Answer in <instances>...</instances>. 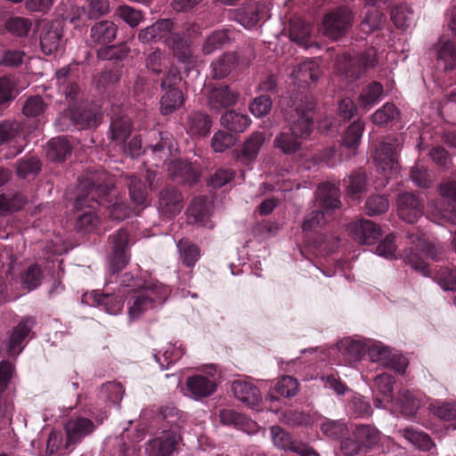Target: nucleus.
<instances>
[{"label": "nucleus", "mask_w": 456, "mask_h": 456, "mask_svg": "<svg viewBox=\"0 0 456 456\" xmlns=\"http://www.w3.org/2000/svg\"><path fill=\"white\" fill-rule=\"evenodd\" d=\"M265 140L266 137L264 133L259 131L253 132L244 142L240 152L237 154V159L247 166L252 164L256 160Z\"/></svg>", "instance_id": "4be33fe9"}, {"label": "nucleus", "mask_w": 456, "mask_h": 456, "mask_svg": "<svg viewBox=\"0 0 456 456\" xmlns=\"http://www.w3.org/2000/svg\"><path fill=\"white\" fill-rule=\"evenodd\" d=\"M431 412L445 421L456 419V403H435L429 405Z\"/></svg>", "instance_id": "69168bd1"}, {"label": "nucleus", "mask_w": 456, "mask_h": 456, "mask_svg": "<svg viewBox=\"0 0 456 456\" xmlns=\"http://www.w3.org/2000/svg\"><path fill=\"white\" fill-rule=\"evenodd\" d=\"M228 30L213 32L205 41L202 46L204 54H211L215 50L221 48L231 39Z\"/></svg>", "instance_id": "4d7b16f0"}, {"label": "nucleus", "mask_w": 456, "mask_h": 456, "mask_svg": "<svg viewBox=\"0 0 456 456\" xmlns=\"http://www.w3.org/2000/svg\"><path fill=\"white\" fill-rule=\"evenodd\" d=\"M40 45L45 54L50 55L62 45V25L59 20L47 21L40 31Z\"/></svg>", "instance_id": "9b49d317"}, {"label": "nucleus", "mask_w": 456, "mask_h": 456, "mask_svg": "<svg viewBox=\"0 0 456 456\" xmlns=\"http://www.w3.org/2000/svg\"><path fill=\"white\" fill-rule=\"evenodd\" d=\"M383 95V87L379 82H372L366 86L359 96L360 107L365 110H370L379 102Z\"/></svg>", "instance_id": "a19ab883"}, {"label": "nucleus", "mask_w": 456, "mask_h": 456, "mask_svg": "<svg viewBox=\"0 0 456 456\" xmlns=\"http://www.w3.org/2000/svg\"><path fill=\"white\" fill-rule=\"evenodd\" d=\"M352 20V12L348 8H337L324 16L322 32L325 37L334 40L338 39L349 28Z\"/></svg>", "instance_id": "1a4fd4ad"}, {"label": "nucleus", "mask_w": 456, "mask_h": 456, "mask_svg": "<svg viewBox=\"0 0 456 456\" xmlns=\"http://www.w3.org/2000/svg\"><path fill=\"white\" fill-rule=\"evenodd\" d=\"M100 224L98 216L91 212H85L84 214L77 216L76 220V230L81 233H92L94 232Z\"/></svg>", "instance_id": "13d9d810"}, {"label": "nucleus", "mask_w": 456, "mask_h": 456, "mask_svg": "<svg viewBox=\"0 0 456 456\" xmlns=\"http://www.w3.org/2000/svg\"><path fill=\"white\" fill-rule=\"evenodd\" d=\"M181 440L179 428L163 429L146 444L145 451L148 456H170Z\"/></svg>", "instance_id": "6e6552de"}, {"label": "nucleus", "mask_w": 456, "mask_h": 456, "mask_svg": "<svg viewBox=\"0 0 456 456\" xmlns=\"http://www.w3.org/2000/svg\"><path fill=\"white\" fill-rule=\"evenodd\" d=\"M234 396L242 403L254 406L261 401L259 389L248 379H237L232 384Z\"/></svg>", "instance_id": "b1692460"}, {"label": "nucleus", "mask_w": 456, "mask_h": 456, "mask_svg": "<svg viewBox=\"0 0 456 456\" xmlns=\"http://www.w3.org/2000/svg\"><path fill=\"white\" fill-rule=\"evenodd\" d=\"M314 104L308 102L305 106L303 103L295 102L291 107L288 118L289 128L279 133L274 140L273 146L282 153L290 155L300 150L302 142L305 140L312 132Z\"/></svg>", "instance_id": "f257e3e1"}, {"label": "nucleus", "mask_w": 456, "mask_h": 456, "mask_svg": "<svg viewBox=\"0 0 456 456\" xmlns=\"http://www.w3.org/2000/svg\"><path fill=\"white\" fill-rule=\"evenodd\" d=\"M338 195V189L330 183L321 184L316 191V199L326 212L340 207Z\"/></svg>", "instance_id": "7c9ffc66"}, {"label": "nucleus", "mask_w": 456, "mask_h": 456, "mask_svg": "<svg viewBox=\"0 0 456 456\" xmlns=\"http://www.w3.org/2000/svg\"><path fill=\"white\" fill-rule=\"evenodd\" d=\"M184 354L183 348L181 344L168 343L164 346L162 356L164 362L160 361V358L155 354V360L159 362L161 370L168 369L170 365L177 362Z\"/></svg>", "instance_id": "8fccbe9b"}, {"label": "nucleus", "mask_w": 456, "mask_h": 456, "mask_svg": "<svg viewBox=\"0 0 456 456\" xmlns=\"http://www.w3.org/2000/svg\"><path fill=\"white\" fill-rule=\"evenodd\" d=\"M353 436L354 438L359 439V443L365 452L371 449L380 439L379 430L369 425L356 426L353 430Z\"/></svg>", "instance_id": "58836bf2"}, {"label": "nucleus", "mask_w": 456, "mask_h": 456, "mask_svg": "<svg viewBox=\"0 0 456 456\" xmlns=\"http://www.w3.org/2000/svg\"><path fill=\"white\" fill-rule=\"evenodd\" d=\"M425 403L426 396L421 392L402 389L399 391L395 405L403 415L412 417Z\"/></svg>", "instance_id": "6ab92c4d"}, {"label": "nucleus", "mask_w": 456, "mask_h": 456, "mask_svg": "<svg viewBox=\"0 0 456 456\" xmlns=\"http://www.w3.org/2000/svg\"><path fill=\"white\" fill-rule=\"evenodd\" d=\"M95 428L94 422L86 418L79 417L69 420L65 425L66 443L65 448L69 449L71 446L78 444L86 436L93 433Z\"/></svg>", "instance_id": "2eb2a0df"}, {"label": "nucleus", "mask_w": 456, "mask_h": 456, "mask_svg": "<svg viewBox=\"0 0 456 456\" xmlns=\"http://www.w3.org/2000/svg\"><path fill=\"white\" fill-rule=\"evenodd\" d=\"M238 98L239 94L224 84L212 86L208 93V105L215 110H220L223 108L235 104Z\"/></svg>", "instance_id": "dca6fc26"}, {"label": "nucleus", "mask_w": 456, "mask_h": 456, "mask_svg": "<svg viewBox=\"0 0 456 456\" xmlns=\"http://www.w3.org/2000/svg\"><path fill=\"white\" fill-rule=\"evenodd\" d=\"M399 217L406 223H416L423 215V205L419 199L411 192H403L397 198Z\"/></svg>", "instance_id": "f8f14e48"}, {"label": "nucleus", "mask_w": 456, "mask_h": 456, "mask_svg": "<svg viewBox=\"0 0 456 456\" xmlns=\"http://www.w3.org/2000/svg\"><path fill=\"white\" fill-rule=\"evenodd\" d=\"M177 248L183 265L188 267L194 266L200 258L198 247L187 240H181L177 243Z\"/></svg>", "instance_id": "864d4df0"}, {"label": "nucleus", "mask_w": 456, "mask_h": 456, "mask_svg": "<svg viewBox=\"0 0 456 456\" xmlns=\"http://www.w3.org/2000/svg\"><path fill=\"white\" fill-rule=\"evenodd\" d=\"M182 195L176 189L164 190L159 198V209L168 215H175L181 211Z\"/></svg>", "instance_id": "72a5a7b5"}, {"label": "nucleus", "mask_w": 456, "mask_h": 456, "mask_svg": "<svg viewBox=\"0 0 456 456\" xmlns=\"http://www.w3.org/2000/svg\"><path fill=\"white\" fill-rule=\"evenodd\" d=\"M391 17L395 25L402 29L411 26L415 18L411 8L405 4L395 7L391 12Z\"/></svg>", "instance_id": "6e6d98bb"}, {"label": "nucleus", "mask_w": 456, "mask_h": 456, "mask_svg": "<svg viewBox=\"0 0 456 456\" xmlns=\"http://www.w3.org/2000/svg\"><path fill=\"white\" fill-rule=\"evenodd\" d=\"M364 125L361 121L354 122L346 132L341 144V150L346 158H351L356 154V149L361 142Z\"/></svg>", "instance_id": "c85d7f7f"}, {"label": "nucleus", "mask_w": 456, "mask_h": 456, "mask_svg": "<svg viewBox=\"0 0 456 456\" xmlns=\"http://www.w3.org/2000/svg\"><path fill=\"white\" fill-rule=\"evenodd\" d=\"M263 17V12L253 4L244 5L235 12V20L246 28L254 27Z\"/></svg>", "instance_id": "ea45409f"}, {"label": "nucleus", "mask_w": 456, "mask_h": 456, "mask_svg": "<svg viewBox=\"0 0 456 456\" xmlns=\"http://www.w3.org/2000/svg\"><path fill=\"white\" fill-rule=\"evenodd\" d=\"M45 153L52 161H63L71 153V146L63 136L52 138L45 148Z\"/></svg>", "instance_id": "c9c22d12"}, {"label": "nucleus", "mask_w": 456, "mask_h": 456, "mask_svg": "<svg viewBox=\"0 0 456 456\" xmlns=\"http://www.w3.org/2000/svg\"><path fill=\"white\" fill-rule=\"evenodd\" d=\"M250 122V118L248 115L234 110L226 111L221 117L222 126L235 133L244 132L249 126Z\"/></svg>", "instance_id": "4c0bfd02"}, {"label": "nucleus", "mask_w": 456, "mask_h": 456, "mask_svg": "<svg viewBox=\"0 0 456 456\" xmlns=\"http://www.w3.org/2000/svg\"><path fill=\"white\" fill-rule=\"evenodd\" d=\"M212 205L206 198H198L193 200L189 208V220L201 226L213 227L210 223Z\"/></svg>", "instance_id": "bb28decb"}, {"label": "nucleus", "mask_w": 456, "mask_h": 456, "mask_svg": "<svg viewBox=\"0 0 456 456\" xmlns=\"http://www.w3.org/2000/svg\"><path fill=\"white\" fill-rule=\"evenodd\" d=\"M117 32V25L111 20H104L92 26L90 36L94 44L105 46L116 38Z\"/></svg>", "instance_id": "a878e982"}, {"label": "nucleus", "mask_w": 456, "mask_h": 456, "mask_svg": "<svg viewBox=\"0 0 456 456\" xmlns=\"http://www.w3.org/2000/svg\"><path fill=\"white\" fill-rule=\"evenodd\" d=\"M400 149V142L394 138L387 139L377 148L374 161L378 172L383 176V180L377 184V187L386 186L388 180L398 174L400 167L397 161V153Z\"/></svg>", "instance_id": "423d86ee"}, {"label": "nucleus", "mask_w": 456, "mask_h": 456, "mask_svg": "<svg viewBox=\"0 0 456 456\" xmlns=\"http://www.w3.org/2000/svg\"><path fill=\"white\" fill-rule=\"evenodd\" d=\"M322 74L320 64L312 59L305 60L297 64L291 71V77L298 86H308L315 82Z\"/></svg>", "instance_id": "a211bd4d"}, {"label": "nucleus", "mask_w": 456, "mask_h": 456, "mask_svg": "<svg viewBox=\"0 0 456 456\" xmlns=\"http://www.w3.org/2000/svg\"><path fill=\"white\" fill-rule=\"evenodd\" d=\"M400 436L421 451H429L435 446L430 436L422 430L414 428H405L398 431Z\"/></svg>", "instance_id": "f704fd0d"}, {"label": "nucleus", "mask_w": 456, "mask_h": 456, "mask_svg": "<svg viewBox=\"0 0 456 456\" xmlns=\"http://www.w3.org/2000/svg\"><path fill=\"white\" fill-rule=\"evenodd\" d=\"M322 432L331 439L341 438L347 431L345 422L342 420L325 419L321 424Z\"/></svg>", "instance_id": "338daca9"}, {"label": "nucleus", "mask_w": 456, "mask_h": 456, "mask_svg": "<svg viewBox=\"0 0 456 456\" xmlns=\"http://www.w3.org/2000/svg\"><path fill=\"white\" fill-rule=\"evenodd\" d=\"M129 52L130 48L126 43H123L118 45L102 46L97 51V56L102 60L121 61L128 55Z\"/></svg>", "instance_id": "5fc2aeb1"}, {"label": "nucleus", "mask_w": 456, "mask_h": 456, "mask_svg": "<svg viewBox=\"0 0 456 456\" xmlns=\"http://www.w3.org/2000/svg\"><path fill=\"white\" fill-rule=\"evenodd\" d=\"M43 273L37 265H31L21 274L22 286L28 290L37 288L42 281Z\"/></svg>", "instance_id": "680f3d73"}, {"label": "nucleus", "mask_w": 456, "mask_h": 456, "mask_svg": "<svg viewBox=\"0 0 456 456\" xmlns=\"http://www.w3.org/2000/svg\"><path fill=\"white\" fill-rule=\"evenodd\" d=\"M168 172L172 178L178 183H192L198 180L197 172L190 163L183 160L170 162Z\"/></svg>", "instance_id": "2f4dec72"}, {"label": "nucleus", "mask_w": 456, "mask_h": 456, "mask_svg": "<svg viewBox=\"0 0 456 456\" xmlns=\"http://www.w3.org/2000/svg\"><path fill=\"white\" fill-rule=\"evenodd\" d=\"M160 99V111L163 115H169L179 109L183 103V94L179 89L163 90Z\"/></svg>", "instance_id": "79ce46f5"}, {"label": "nucleus", "mask_w": 456, "mask_h": 456, "mask_svg": "<svg viewBox=\"0 0 456 456\" xmlns=\"http://www.w3.org/2000/svg\"><path fill=\"white\" fill-rule=\"evenodd\" d=\"M159 134L160 142L152 146V153L166 162L167 158L176 151V144L169 133L162 132Z\"/></svg>", "instance_id": "49530a36"}, {"label": "nucleus", "mask_w": 456, "mask_h": 456, "mask_svg": "<svg viewBox=\"0 0 456 456\" xmlns=\"http://www.w3.org/2000/svg\"><path fill=\"white\" fill-rule=\"evenodd\" d=\"M110 130L111 138L118 143H123L131 133L130 119L126 116L112 118Z\"/></svg>", "instance_id": "09e8293b"}, {"label": "nucleus", "mask_w": 456, "mask_h": 456, "mask_svg": "<svg viewBox=\"0 0 456 456\" xmlns=\"http://www.w3.org/2000/svg\"><path fill=\"white\" fill-rule=\"evenodd\" d=\"M128 189L131 202L134 206V208L136 209L138 207H144L147 203V189L140 179L136 176L128 177Z\"/></svg>", "instance_id": "37998d69"}, {"label": "nucleus", "mask_w": 456, "mask_h": 456, "mask_svg": "<svg viewBox=\"0 0 456 456\" xmlns=\"http://www.w3.org/2000/svg\"><path fill=\"white\" fill-rule=\"evenodd\" d=\"M367 353L371 362H378L385 367L386 363L388 362L391 351L383 343L369 339Z\"/></svg>", "instance_id": "603ef678"}, {"label": "nucleus", "mask_w": 456, "mask_h": 456, "mask_svg": "<svg viewBox=\"0 0 456 456\" xmlns=\"http://www.w3.org/2000/svg\"><path fill=\"white\" fill-rule=\"evenodd\" d=\"M344 184L349 198L359 199L366 187V175L362 171L354 172L344 179Z\"/></svg>", "instance_id": "c03bdc74"}, {"label": "nucleus", "mask_w": 456, "mask_h": 456, "mask_svg": "<svg viewBox=\"0 0 456 456\" xmlns=\"http://www.w3.org/2000/svg\"><path fill=\"white\" fill-rule=\"evenodd\" d=\"M79 186L83 189L89 188L88 195H79L77 196L75 207L76 208H82L86 201L87 200V198L90 199L92 201L91 204H88V207L91 208H94V204L98 203V201L95 200L96 196L100 195H105L107 192H109L111 190V184L110 183H105L104 185L101 183L100 177H86L79 182Z\"/></svg>", "instance_id": "f3484780"}, {"label": "nucleus", "mask_w": 456, "mask_h": 456, "mask_svg": "<svg viewBox=\"0 0 456 456\" xmlns=\"http://www.w3.org/2000/svg\"><path fill=\"white\" fill-rule=\"evenodd\" d=\"M166 45L172 50L174 55L182 62L192 63L194 57L191 50L190 42L179 34L173 32L166 38Z\"/></svg>", "instance_id": "cd10ccee"}, {"label": "nucleus", "mask_w": 456, "mask_h": 456, "mask_svg": "<svg viewBox=\"0 0 456 456\" xmlns=\"http://www.w3.org/2000/svg\"><path fill=\"white\" fill-rule=\"evenodd\" d=\"M208 369L209 370L207 374H196L187 379L183 392L185 396L195 401H200L211 396L216 391V368L211 365Z\"/></svg>", "instance_id": "0eeeda50"}, {"label": "nucleus", "mask_w": 456, "mask_h": 456, "mask_svg": "<svg viewBox=\"0 0 456 456\" xmlns=\"http://www.w3.org/2000/svg\"><path fill=\"white\" fill-rule=\"evenodd\" d=\"M399 115V110L395 104L387 102L377 110L371 116L372 122L377 126H384L394 120Z\"/></svg>", "instance_id": "052dcab7"}, {"label": "nucleus", "mask_w": 456, "mask_h": 456, "mask_svg": "<svg viewBox=\"0 0 456 456\" xmlns=\"http://www.w3.org/2000/svg\"><path fill=\"white\" fill-rule=\"evenodd\" d=\"M441 199L428 203L427 217L436 224L450 221L456 224V183L451 182L440 186Z\"/></svg>", "instance_id": "39448f33"}, {"label": "nucleus", "mask_w": 456, "mask_h": 456, "mask_svg": "<svg viewBox=\"0 0 456 456\" xmlns=\"http://www.w3.org/2000/svg\"><path fill=\"white\" fill-rule=\"evenodd\" d=\"M312 28L300 18H293L289 22V38L305 48L310 47L309 37Z\"/></svg>", "instance_id": "e433bc0d"}, {"label": "nucleus", "mask_w": 456, "mask_h": 456, "mask_svg": "<svg viewBox=\"0 0 456 456\" xmlns=\"http://www.w3.org/2000/svg\"><path fill=\"white\" fill-rule=\"evenodd\" d=\"M35 324L32 317L23 318L13 330L7 346V354L10 356L18 355L23 349V341L29 334Z\"/></svg>", "instance_id": "412c9836"}, {"label": "nucleus", "mask_w": 456, "mask_h": 456, "mask_svg": "<svg viewBox=\"0 0 456 456\" xmlns=\"http://www.w3.org/2000/svg\"><path fill=\"white\" fill-rule=\"evenodd\" d=\"M436 282L444 291H456V268L443 266L436 270Z\"/></svg>", "instance_id": "3c124183"}, {"label": "nucleus", "mask_w": 456, "mask_h": 456, "mask_svg": "<svg viewBox=\"0 0 456 456\" xmlns=\"http://www.w3.org/2000/svg\"><path fill=\"white\" fill-rule=\"evenodd\" d=\"M211 119L206 114L193 112L189 116L188 131L195 136H204L211 128Z\"/></svg>", "instance_id": "a18cd8bd"}, {"label": "nucleus", "mask_w": 456, "mask_h": 456, "mask_svg": "<svg viewBox=\"0 0 456 456\" xmlns=\"http://www.w3.org/2000/svg\"><path fill=\"white\" fill-rule=\"evenodd\" d=\"M394 379L391 375L382 373L374 379V386L382 397L376 396L374 405L377 408H387L393 403Z\"/></svg>", "instance_id": "393cba45"}, {"label": "nucleus", "mask_w": 456, "mask_h": 456, "mask_svg": "<svg viewBox=\"0 0 456 456\" xmlns=\"http://www.w3.org/2000/svg\"><path fill=\"white\" fill-rule=\"evenodd\" d=\"M69 118L71 122L81 129L97 126L101 115L92 110H82L80 108L69 109L65 110L62 118Z\"/></svg>", "instance_id": "c756f323"}, {"label": "nucleus", "mask_w": 456, "mask_h": 456, "mask_svg": "<svg viewBox=\"0 0 456 456\" xmlns=\"http://www.w3.org/2000/svg\"><path fill=\"white\" fill-rule=\"evenodd\" d=\"M46 107L47 103L41 96H30L23 104L22 113L28 118H37L44 114Z\"/></svg>", "instance_id": "bf43d9fd"}, {"label": "nucleus", "mask_w": 456, "mask_h": 456, "mask_svg": "<svg viewBox=\"0 0 456 456\" xmlns=\"http://www.w3.org/2000/svg\"><path fill=\"white\" fill-rule=\"evenodd\" d=\"M124 297H126V295L121 289L118 290V294L102 293L94 290L85 294L83 300L88 303L89 299H92L96 305L102 306L106 313L116 315L122 311Z\"/></svg>", "instance_id": "ddd939ff"}, {"label": "nucleus", "mask_w": 456, "mask_h": 456, "mask_svg": "<svg viewBox=\"0 0 456 456\" xmlns=\"http://www.w3.org/2000/svg\"><path fill=\"white\" fill-rule=\"evenodd\" d=\"M173 21L169 19H163L156 21L154 24L141 29L138 38L144 44L154 43L169 37L173 33Z\"/></svg>", "instance_id": "aec40b11"}, {"label": "nucleus", "mask_w": 456, "mask_h": 456, "mask_svg": "<svg viewBox=\"0 0 456 456\" xmlns=\"http://www.w3.org/2000/svg\"><path fill=\"white\" fill-rule=\"evenodd\" d=\"M170 293L168 287L153 282L126 296L130 321L140 318L145 312L165 302Z\"/></svg>", "instance_id": "f03ea898"}, {"label": "nucleus", "mask_w": 456, "mask_h": 456, "mask_svg": "<svg viewBox=\"0 0 456 456\" xmlns=\"http://www.w3.org/2000/svg\"><path fill=\"white\" fill-rule=\"evenodd\" d=\"M383 23V14L379 10L372 8L366 12L361 27L364 33H371L381 28Z\"/></svg>", "instance_id": "0e129e2a"}, {"label": "nucleus", "mask_w": 456, "mask_h": 456, "mask_svg": "<svg viewBox=\"0 0 456 456\" xmlns=\"http://www.w3.org/2000/svg\"><path fill=\"white\" fill-rule=\"evenodd\" d=\"M410 248L403 253L404 262L423 276H429L430 270L428 264L419 256V252L424 253L428 257L437 260L442 253V248L428 241L425 234H413L408 236Z\"/></svg>", "instance_id": "7ed1b4c3"}, {"label": "nucleus", "mask_w": 456, "mask_h": 456, "mask_svg": "<svg viewBox=\"0 0 456 456\" xmlns=\"http://www.w3.org/2000/svg\"><path fill=\"white\" fill-rule=\"evenodd\" d=\"M378 63L377 52L370 48L360 57L353 58L349 54H343L337 60L336 75L346 83L358 79L363 71L374 68Z\"/></svg>", "instance_id": "20e7f679"}, {"label": "nucleus", "mask_w": 456, "mask_h": 456, "mask_svg": "<svg viewBox=\"0 0 456 456\" xmlns=\"http://www.w3.org/2000/svg\"><path fill=\"white\" fill-rule=\"evenodd\" d=\"M31 26L30 20L23 17H12L5 23L6 29L19 37L27 36Z\"/></svg>", "instance_id": "774afa93"}, {"label": "nucleus", "mask_w": 456, "mask_h": 456, "mask_svg": "<svg viewBox=\"0 0 456 456\" xmlns=\"http://www.w3.org/2000/svg\"><path fill=\"white\" fill-rule=\"evenodd\" d=\"M437 61L445 70L456 67V47L450 40L440 41L436 46Z\"/></svg>", "instance_id": "473e14b6"}, {"label": "nucleus", "mask_w": 456, "mask_h": 456, "mask_svg": "<svg viewBox=\"0 0 456 456\" xmlns=\"http://www.w3.org/2000/svg\"><path fill=\"white\" fill-rule=\"evenodd\" d=\"M129 243V235L124 229L118 230L111 237L112 256L110 259V268L113 273L118 272L126 265L128 262L126 249Z\"/></svg>", "instance_id": "9d476101"}, {"label": "nucleus", "mask_w": 456, "mask_h": 456, "mask_svg": "<svg viewBox=\"0 0 456 456\" xmlns=\"http://www.w3.org/2000/svg\"><path fill=\"white\" fill-rule=\"evenodd\" d=\"M115 13L118 18H120L132 28L138 26L143 18L141 11L126 4L119 5L116 9Z\"/></svg>", "instance_id": "e2e57ef3"}, {"label": "nucleus", "mask_w": 456, "mask_h": 456, "mask_svg": "<svg viewBox=\"0 0 456 456\" xmlns=\"http://www.w3.org/2000/svg\"><path fill=\"white\" fill-rule=\"evenodd\" d=\"M347 230L360 244H374L381 237V229L370 220H358L348 224Z\"/></svg>", "instance_id": "4468645a"}, {"label": "nucleus", "mask_w": 456, "mask_h": 456, "mask_svg": "<svg viewBox=\"0 0 456 456\" xmlns=\"http://www.w3.org/2000/svg\"><path fill=\"white\" fill-rule=\"evenodd\" d=\"M235 63L233 53H225L211 63L212 76L216 79L227 77L232 71Z\"/></svg>", "instance_id": "de8ad7c7"}, {"label": "nucleus", "mask_w": 456, "mask_h": 456, "mask_svg": "<svg viewBox=\"0 0 456 456\" xmlns=\"http://www.w3.org/2000/svg\"><path fill=\"white\" fill-rule=\"evenodd\" d=\"M369 339L346 338L337 344L338 350L342 354L347 363L359 361L367 352Z\"/></svg>", "instance_id": "5701e85b"}]
</instances>
